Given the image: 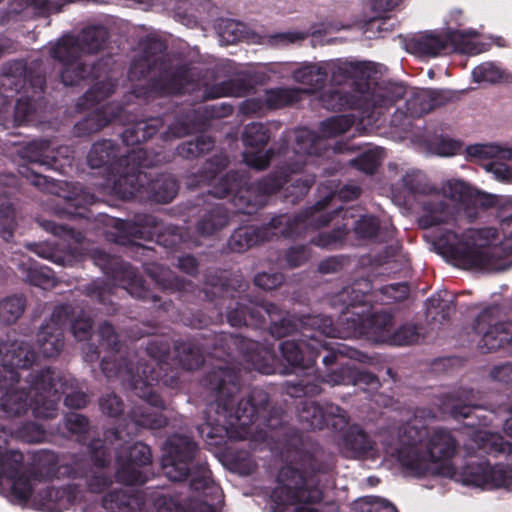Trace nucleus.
<instances>
[{
	"mask_svg": "<svg viewBox=\"0 0 512 512\" xmlns=\"http://www.w3.org/2000/svg\"><path fill=\"white\" fill-rule=\"evenodd\" d=\"M99 345H89L85 352V360L94 362L101 356L102 351L108 352L101 358L102 373L108 378H119L122 383L134 392L144 402L134 405L129 411L128 418L137 428L159 429L167 424V418L162 410L165 403L162 397L154 391V385L167 383L168 372L171 371V342L166 337H154L146 344V354L150 361L139 360L137 365L125 357L117 359L116 354L121 349V341L114 326L104 321L98 327Z\"/></svg>",
	"mask_w": 512,
	"mask_h": 512,
	"instance_id": "1",
	"label": "nucleus"
},
{
	"mask_svg": "<svg viewBox=\"0 0 512 512\" xmlns=\"http://www.w3.org/2000/svg\"><path fill=\"white\" fill-rule=\"evenodd\" d=\"M201 385L215 398L205 411V422L199 431L210 445L220 446L234 439L236 428H246L263 418L269 429L282 426L281 409L268 411L270 397L261 388L250 390L246 399L237 402L241 389L240 370L230 366H216L202 378Z\"/></svg>",
	"mask_w": 512,
	"mask_h": 512,
	"instance_id": "2",
	"label": "nucleus"
},
{
	"mask_svg": "<svg viewBox=\"0 0 512 512\" xmlns=\"http://www.w3.org/2000/svg\"><path fill=\"white\" fill-rule=\"evenodd\" d=\"M38 360V354L24 341L9 340L0 358L1 407L9 414L22 415L30 408L36 418L53 419L58 413V404L65 383L55 376V370L44 367L32 371L27 379L29 390L15 388L20 381L18 369H29Z\"/></svg>",
	"mask_w": 512,
	"mask_h": 512,
	"instance_id": "3",
	"label": "nucleus"
},
{
	"mask_svg": "<svg viewBox=\"0 0 512 512\" xmlns=\"http://www.w3.org/2000/svg\"><path fill=\"white\" fill-rule=\"evenodd\" d=\"M283 456L287 464L277 474V486L272 490L270 499L281 510L298 504L295 512H319L309 505L323 500L320 477L333 470L332 457L319 444L304 438L295 429L286 433Z\"/></svg>",
	"mask_w": 512,
	"mask_h": 512,
	"instance_id": "4",
	"label": "nucleus"
},
{
	"mask_svg": "<svg viewBox=\"0 0 512 512\" xmlns=\"http://www.w3.org/2000/svg\"><path fill=\"white\" fill-rule=\"evenodd\" d=\"M205 298L215 303L219 310L227 309L228 323L233 327H251L253 329L268 328L269 334L281 339L299 332L317 331L323 320L318 315H297L283 310L278 304L268 301H254L246 295L238 296L235 305H225L227 299L236 298V290L232 289L226 279L209 274L206 277L205 288L202 291Z\"/></svg>",
	"mask_w": 512,
	"mask_h": 512,
	"instance_id": "5",
	"label": "nucleus"
},
{
	"mask_svg": "<svg viewBox=\"0 0 512 512\" xmlns=\"http://www.w3.org/2000/svg\"><path fill=\"white\" fill-rule=\"evenodd\" d=\"M305 161L289 160L276 166L269 174L249 182L247 176L230 170L221 177L210 193L217 198L231 196L237 212L252 215L264 207L272 195L281 189L284 198L292 204L298 203L315 183L314 175L295 178L303 171Z\"/></svg>",
	"mask_w": 512,
	"mask_h": 512,
	"instance_id": "6",
	"label": "nucleus"
},
{
	"mask_svg": "<svg viewBox=\"0 0 512 512\" xmlns=\"http://www.w3.org/2000/svg\"><path fill=\"white\" fill-rule=\"evenodd\" d=\"M198 337L205 343H196L197 339H179L173 344L175 359L185 370L200 368L204 363V351L211 350L215 355L219 351L228 357L238 352L251 369L267 375L274 372L275 351L272 345L228 332L209 331L198 334Z\"/></svg>",
	"mask_w": 512,
	"mask_h": 512,
	"instance_id": "7",
	"label": "nucleus"
},
{
	"mask_svg": "<svg viewBox=\"0 0 512 512\" xmlns=\"http://www.w3.org/2000/svg\"><path fill=\"white\" fill-rule=\"evenodd\" d=\"M498 231L493 227L469 228L462 234L450 229L440 230L436 242L440 252L461 269H508L512 261L501 259L503 248L494 245Z\"/></svg>",
	"mask_w": 512,
	"mask_h": 512,
	"instance_id": "8",
	"label": "nucleus"
},
{
	"mask_svg": "<svg viewBox=\"0 0 512 512\" xmlns=\"http://www.w3.org/2000/svg\"><path fill=\"white\" fill-rule=\"evenodd\" d=\"M91 257L96 266L111 280L114 285L103 280L96 279L84 286L83 292L92 300L106 308L107 313H115L116 305L112 301L115 285L124 288L132 297L153 303L164 311L172 306V301H162V298L145 286V281L139 271L121 257L111 255L104 250H93Z\"/></svg>",
	"mask_w": 512,
	"mask_h": 512,
	"instance_id": "9",
	"label": "nucleus"
},
{
	"mask_svg": "<svg viewBox=\"0 0 512 512\" xmlns=\"http://www.w3.org/2000/svg\"><path fill=\"white\" fill-rule=\"evenodd\" d=\"M443 195L455 204L444 200L429 201L424 205V214L419 224L424 229L453 224L457 214L462 212L469 223L474 222L480 214L497 204L493 194L481 192L462 180H449L442 187Z\"/></svg>",
	"mask_w": 512,
	"mask_h": 512,
	"instance_id": "10",
	"label": "nucleus"
},
{
	"mask_svg": "<svg viewBox=\"0 0 512 512\" xmlns=\"http://www.w3.org/2000/svg\"><path fill=\"white\" fill-rule=\"evenodd\" d=\"M199 452L198 443L192 437L177 433L169 436L163 447V473L174 482H183L190 478V488L193 491L216 489L207 463L197 458Z\"/></svg>",
	"mask_w": 512,
	"mask_h": 512,
	"instance_id": "11",
	"label": "nucleus"
},
{
	"mask_svg": "<svg viewBox=\"0 0 512 512\" xmlns=\"http://www.w3.org/2000/svg\"><path fill=\"white\" fill-rule=\"evenodd\" d=\"M375 74V65L370 61H332V84L342 85L352 81L355 92L370 96L369 100L374 109L390 108L404 98L406 88L399 83H383L372 89L371 80Z\"/></svg>",
	"mask_w": 512,
	"mask_h": 512,
	"instance_id": "12",
	"label": "nucleus"
},
{
	"mask_svg": "<svg viewBox=\"0 0 512 512\" xmlns=\"http://www.w3.org/2000/svg\"><path fill=\"white\" fill-rule=\"evenodd\" d=\"M115 228L119 235L115 241L128 245L132 257L150 258L154 249L135 242L136 239H148L169 250H177L183 242L182 230L175 225H168L150 214L137 215L134 222L117 220Z\"/></svg>",
	"mask_w": 512,
	"mask_h": 512,
	"instance_id": "13",
	"label": "nucleus"
},
{
	"mask_svg": "<svg viewBox=\"0 0 512 512\" xmlns=\"http://www.w3.org/2000/svg\"><path fill=\"white\" fill-rule=\"evenodd\" d=\"M309 211L295 215L279 214L261 226L245 225L235 229L227 241L231 252L243 253L254 246L279 238L297 239L305 237V225L310 223Z\"/></svg>",
	"mask_w": 512,
	"mask_h": 512,
	"instance_id": "14",
	"label": "nucleus"
},
{
	"mask_svg": "<svg viewBox=\"0 0 512 512\" xmlns=\"http://www.w3.org/2000/svg\"><path fill=\"white\" fill-rule=\"evenodd\" d=\"M149 165L145 151L143 164L132 165L130 171L114 180L113 190L122 199L148 200L166 204L178 193V183L170 174L153 175L143 171Z\"/></svg>",
	"mask_w": 512,
	"mask_h": 512,
	"instance_id": "15",
	"label": "nucleus"
},
{
	"mask_svg": "<svg viewBox=\"0 0 512 512\" xmlns=\"http://www.w3.org/2000/svg\"><path fill=\"white\" fill-rule=\"evenodd\" d=\"M429 436L430 432L425 420L416 416L406 421L399 429L397 460L412 476L421 478L433 472L423 454L424 441H428Z\"/></svg>",
	"mask_w": 512,
	"mask_h": 512,
	"instance_id": "16",
	"label": "nucleus"
},
{
	"mask_svg": "<svg viewBox=\"0 0 512 512\" xmlns=\"http://www.w3.org/2000/svg\"><path fill=\"white\" fill-rule=\"evenodd\" d=\"M321 383L335 385H364L372 389L380 385L378 377L369 371L361 370L348 363H340V366L328 372L321 380L318 378H304L298 381H287L285 393L293 398H311L322 392Z\"/></svg>",
	"mask_w": 512,
	"mask_h": 512,
	"instance_id": "17",
	"label": "nucleus"
},
{
	"mask_svg": "<svg viewBox=\"0 0 512 512\" xmlns=\"http://www.w3.org/2000/svg\"><path fill=\"white\" fill-rule=\"evenodd\" d=\"M446 472L443 476H450L466 486L509 488L512 485V454L511 464H496L491 466L487 459L467 460L457 470L453 465L442 467Z\"/></svg>",
	"mask_w": 512,
	"mask_h": 512,
	"instance_id": "18",
	"label": "nucleus"
},
{
	"mask_svg": "<svg viewBox=\"0 0 512 512\" xmlns=\"http://www.w3.org/2000/svg\"><path fill=\"white\" fill-rule=\"evenodd\" d=\"M193 84L189 63L161 68L158 75L149 78L145 84H136L132 93L147 104L160 98L182 95Z\"/></svg>",
	"mask_w": 512,
	"mask_h": 512,
	"instance_id": "19",
	"label": "nucleus"
},
{
	"mask_svg": "<svg viewBox=\"0 0 512 512\" xmlns=\"http://www.w3.org/2000/svg\"><path fill=\"white\" fill-rule=\"evenodd\" d=\"M505 317L506 309L500 304L485 307L476 317L473 330L481 336L478 346L482 352H494L512 343V322Z\"/></svg>",
	"mask_w": 512,
	"mask_h": 512,
	"instance_id": "20",
	"label": "nucleus"
},
{
	"mask_svg": "<svg viewBox=\"0 0 512 512\" xmlns=\"http://www.w3.org/2000/svg\"><path fill=\"white\" fill-rule=\"evenodd\" d=\"M271 132L268 125L252 122L244 127L242 133L243 144L247 147L256 148V151H245L243 153L244 163L257 171L266 170L276 156H287L290 152L288 140L281 138L278 147H270L262 150L270 141Z\"/></svg>",
	"mask_w": 512,
	"mask_h": 512,
	"instance_id": "21",
	"label": "nucleus"
},
{
	"mask_svg": "<svg viewBox=\"0 0 512 512\" xmlns=\"http://www.w3.org/2000/svg\"><path fill=\"white\" fill-rule=\"evenodd\" d=\"M407 46L412 53L427 57H437L448 51L469 55L477 53L476 45L459 30H447L445 33L427 31L410 39Z\"/></svg>",
	"mask_w": 512,
	"mask_h": 512,
	"instance_id": "22",
	"label": "nucleus"
},
{
	"mask_svg": "<svg viewBox=\"0 0 512 512\" xmlns=\"http://www.w3.org/2000/svg\"><path fill=\"white\" fill-rule=\"evenodd\" d=\"M45 87V75L23 59L11 60L2 67L0 94L6 98L30 92L37 96L44 94Z\"/></svg>",
	"mask_w": 512,
	"mask_h": 512,
	"instance_id": "23",
	"label": "nucleus"
},
{
	"mask_svg": "<svg viewBox=\"0 0 512 512\" xmlns=\"http://www.w3.org/2000/svg\"><path fill=\"white\" fill-rule=\"evenodd\" d=\"M144 154L143 148H137L127 151L125 155H120L119 146L110 139H104L92 145L87 155V162L93 169L106 167L107 171L118 179L122 174L128 173L132 165L143 164Z\"/></svg>",
	"mask_w": 512,
	"mask_h": 512,
	"instance_id": "24",
	"label": "nucleus"
},
{
	"mask_svg": "<svg viewBox=\"0 0 512 512\" xmlns=\"http://www.w3.org/2000/svg\"><path fill=\"white\" fill-rule=\"evenodd\" d=\"M50 55L63 64L60 81L65 86H76L83 80H94L100 77L99 63L81 61L79 47L74 41H58L51 48Z\"/></svg>",
	"mask_w": 512,
	"mask_h": 512,
	"instance_id": "25",
	"label": "nucleus"
},
{
	"mask_svg": "<svg viewBox=\"0 0 512 512\" xmlns=\"http://www.w3.org/2000/svg\"><path fill=\"white\" fill-rule=\"evenodd\" d=\"M361 188L357 185L347 184L341 187L338 191H330L328 194L323 196L314 205L307 207L300 213L309 211V221L305 225V236L309 231H314L329 225L335 217L346 218L347 212L342 207L334 208L331 212H324V210L330 205V203L339 199L344 202L352 201L357 199L361 195Z\"/></svg>",
	"mask_w": 512,
	"mask_h": 512,
	"instance_id": "26",
	"label": "nucleus"
},
{
	"mask_svg": "<svg viewBox=\"0 0 512 512\" xmlns=\"http://www.w3.org/2000/svg\"><path fill=\"white\" fill-rule=\"evenodd\" d=\"M72 316V304H59L54 307L50 321L40 326L36 341L44 357H55L61 352L64 346L63 330L65 323L71 320Z\"/></svg>",
	"mask_w": 512,
	"mask_h": 512,
	"instance_id": "27",
	"label": "nucleus"
},
{
	"mask_svg": "<svg viewBox=\"0 0 512 512\" xmlns=\"http://www.w3.org/2000/svg\"><path fill=\"white\" fill-rule=\"evenodd\" d=\"M319 332L310 331L298 340H285L279 350L283 360L292 368L308 369L315 365L320 356L321 339Z\"/></svg>",
	"mask_w": 512,
	"mask_h": 512,
	"instance_id": "28",
	"label": "nucleus"
},
{
	"mask_svg": "<svg viewBox=\"0 0 512 512\" xmlns=\"http://www.w3.org/2000/svg\"><path fill=\"white\" fill-rule=\"evenodd\" d=\"M24 455L17 450L4 451L0 445V484L6 478L11 481V496L18 504H26L31 498L27 477L20 475Z\"/></svg>",
	"mask_w": 512,
	"mask_h": 512,
	"instance_id": "29",
	"label": "nucleus"
},
{
	"mask_svg": "<svg viewBox=\"0 0 512 512\" xmlns=\"http://www.w3.org/2000/svg\"><path fill=\"white\" fill-rule=\"evenodd\" d=\"M365 312V309L354 312L343 308L337 323L331 317L319 314V318L323 320L318 325L319 336L347 339L366 335Z\"/></svg>",
	"mask_w": 512,
	"mask_h": 512,
	"instance_id": "30",
	"label": "nucleus"
},
{
	"mask_svg": "<svg viewBox=\"0 0 512 512\" xmlns=\"http://www.w3.org/2000/svg\"><path fill=\"white\" fill-rule=\"evenodd\" d=\"M457 441L451 431L446 428H436L430 434L425 444L423 454L429 461L432 473L429 475H442L443 466L451 465L449 462L456 454Z\"/></svg>",
	"mask_w": 512,
	"mask_h": 512,
	"instance_id": "31",
	"label": "nucleus"
},
{
	"mask_svg": "<svg viewBox=\"0 0 512 512\" xmlns=\"http://www.w3.org/2000/svg\"><path fill=\"white\" fill-rule=\"evenodd\" d=\"M128 112L127 107L113 102L97 107L74 124L73 135L79 138L89 137L113 122L123 121Z\"/></svg>",
	"mask_w": 512,
	"mask_h": 512,
	"instance_id": "32",
	"label": "nucleus"
},
{
	"mask_svg": "<svg viewBox=\"0 0 512 512\" xmlns=\"http://www.w3.org/2000/svg\"><path fill=\"white\" fill-rule=\"evenodd\" d=\"M345 411L338 405L332 403L319 404L316 401L306 399L302 401L297 409L299 422L305 429L322 430L324 427L334 425L332 419L340 417L344 419Z\"/></svg>",
	"mask_w": 512,
	"mask_h": 512,
	"instance_id": "33",
	"label": "nucleus"
},
{
	"mask_svg": "<svg viewBox=\"0 0 512 512\" xmlns=\"http://www.w3.org/2000/svg\"><path fill=\"white\" fill-rule=\"evenodd\" d=\"M59 473L58 455L50 450H39L33 455V462L20 470V475H25L33 493V482L51 481Z\"/></svg>",
	"mask_w": 512,
	"mask_h": 512,
	"instance_id": "34",
	"label": "nucleus"
},
{
	"mask_svg": "<svg viewBox=\"0 0 512 512\" xmlns=\"http://www.w3.org/2000/svg\"><path fill=\"white\" fill-rule=\"evenodd\" d=\"M78 497V490L75 486L46 487L40 490L33 499L34 505L46 512H62L69 509Z\"/></svg>",
	"mask_w": 512,
	"mask_h": 512,
	"instance_id": "35",
	"label": "nucleus"
},
{
	"mask_svg": "<svg viewBox=\"0 0 512 512\" xmlns=\"http://www.w3.org/2000/svg\"><path fill=\"white\" fill-rule=\"evenodd\" d=\"M257 82L250 73H241L236 77L209 86L204 91L207 100L221 97H244L255 90Z\"/></svg>",
	"mask_w": 512,
	"mask_h": 512,
	"instance_id": "36",
	"label": "nucleus"
},
{
	"mask_svg": "<svg viewBox=\"0 0 512 512\" xmlns=\"http://www.w3.org/2000/svg\"><path fill=\"white\" fill-rule=\"evenodd\" d=\"M342 448L347 456L355 459L373 457L377 444L358 424H352L342 434Z\"/></svg>",
	"mask_w": 512,
	"mask_h": 512,
	"instance_id": "37",
	"label": "nucleus"
},
{
	"mask_svg": "<svg viewBox=\"0 0 512 512\" xmlns=\"http://www.w3.org/2000/svg\"><path fill=\"white\" fill-rule=\"evenodd\" d=\"M481 395L472 388H458L444 396L443 406L456 419L469 418L473 410L481 407Z\"/></svg>",
	"mask_w": 512,
	"mask_h": 512,
	"instance_id": "38",
	"label": "nucleus"
},
{
	"mask_svg": "<svg viewBox=\"0 0 512 512\" xmlns=\"http://www.w3.org/2000/svg\"><path fill=\"white\" fill-rule=\"evenodd\" d=\"M165 116L166 112H163L157 116H149L135 121L122 132V142L127 147H133L151 139L164 126Z\"/></svg>",
	"mask_w": 512,
	"mask_h": 512,
	"instance_id": "39",
	"label": "nucleus"
},
{
	"mask_svg": "<svg viewBox=\"0 0 512 512\" xmlns=\"http://www.w3.org/2000/svg\"><path fill=\"white\" fill-rule=\"evenodd\" d=\"M332 62L315 64L304 63L292 73L295 82L306 86L302 93L314 94L326 85L328 75L331 74Z\"/></svg>",
	"mask_w": 512,
	"mask_h": 512,
	"instance_id": "40",
	"label": "nucleus"
},
{
	"mask_svg": "<svg viewBox=\"0 0 512 512\" xmlns=\"http://www.w3.org/2000/svg\"><path fill=\"white\" fill-rule=\"evenodd\" d=\"M229 221L228 209L223 205L216 204L205 209L199 216L195 224V231L200 237H212L223 230Z\"/></svg>",
	"mask_w": 512,
	"mask_h": 512,
	"instance_id": "41",
	"label": "nucleus"
},
{
	"mask_svg": "<svg viewBox=\"0 0 512 512\" xmlns=\"http://www.w3.org/2000/svg\"><path fill=\"white\" fill-rule=\"evenodd\" d=\"M109 39V31L103 25H90L82 29L78 37H66L60 41H74L82 53L95 54L103 50Z\"/></svg>",
	"mask_w": 512,
	"mask_h": 512,
	"instance_id": "42",
	"label": "nucleus"
},
{
	"mask_svg": "<svg viewBox=\"0 0 512 512\" xmlns=\"http://www.w3.org/2000/svg\"><path fill=\"white\" fill-rule=\"evenodd\" d=\"M144 504V496L138 491L129 493L124 489H113L102 497V507L108 511L118 509L135 512L140 510Z\"/></svg>",
	"mask_w": 512,
	"mask_h": 512,
	"instance_id": "43",
	"label": "nucleus"
},
{
	"mask_svg": "<svg viewBox=\"0 0 512 512\" xmlns=\"http://www.w3.org/2000/svg\"><path fill=\"white\" fill-rule=\"evenodd\" d=\"M50 141L33 140L19 150L22 160L31 165H38L46 169H56L57 159L50 154Z\"/></svg>",
	"mask_w": 512,
	"mask_h": 512,
	"instance_id": "44",
	"label": "nucleus"
},
{
	"mask_svg": "<svg viewBox=\"0 0 512 512\" xmlns=\"http://www.w3.org/2000/svg\"><path fill=\"white\" fill-rule=\"evenodd\" d=\"M158 512H217L215 507L195 497L181 499L177 495L158 499Z\"/></svg>",
	"mask_w": 512,
	"mask_h": 512,
	"instance_id": "45",
	"label": "nucleus"
},
{
	"mask_svg": "<svg viewBox=\"0 0 512 512\" xmlns=\"http://www.w3.org/2000/svg\"><path fill=\"white\" fill-rule=\"evenodd\" d=\"M147 273L162 291L186 292L194 289L192 281L176 275L168 268L153 266Z\"/></svg>",
	"mask_w": 512,
	"mask_h": 512,
	"instance_id": "46",
	"label": "nucleus"
},
{
	"mask_svg": "<svg viewBox=\"0 0 512 512\" xmlns=\"http://www.w3.org/2000/svg\"><path fill=\"white\" fill-rule=\"evenodd\" d=\"M20 278L37 287L46 288L54 284L52 271L48 267L38 266L29 257H23L17 266Z\"/></svg>",
	"mask_w": 512,
	"mask_h": 512,
	"instance_id": "47",
	"label": "nucleus"
},
{
	"mask_svg": "<svg viewBox=\"0 0 512 512\" xmlns=\"http://www.w3.org/2000/svg\"><path fill=\"white\" fill-rule=\"evenodd\" d=\"M116 465V481L127 486H142L147 483L153 475L151 470L140 467L139 464L131 463L123 459V457L116 459Z\"/></svg>",
	"mask_w": 512,
	"mask_h": 512,
	"instance_id": "48",
	"label": "nucleus"
},
{
	"mask_svg": "<svg viewBox=\"0 0 512 512\" xmlns=\"http://www.w3.org/2000/svg\"><path fill=\"white\" fill-rule=\"evenodd\" d=\"M294 141V160L300 161H304L305 155H320L325 146L323 137L307 128L296 130Z\"/></svg>",
	"mask_w": 512,
	"mask_h": 512,
	"instance_id": "49",
	"label": "nucleus"
},
{
	"mask_svg": "<svg viewBox=\"0 0 512 512\" xmlns=\"http://www.w3.org/2000/svg\"><path fill=\"white\" fill-rule=\"evenodd\" d=\"M473 442L478 451L494 456L506 453L511 459L512 444L505 441L499 434L487 431H476L473 434Z\"/></svg>",
	"mask_w": 512,
	"mask_h": 512,
	"instance_id": "50",
	"label": "nucleus"
},
{
	"mask_svg": "<svg viewBox=\"0 0 512 512\" xmlns=\"http://www.w3.org/2000/svg\"><path fill=\"white\" fill-rule=\"evenodd\" d=\"M229 157L223 153H216L205 161L198 172L190 177V184L201 186L210 183L229 165Z\"/></svg>",
	"mask_w": 512,
	"mask_h": 512,
	"instance_id": "51",
	"label": "nucleus"
},
{
	"mask_svg": "<svg viewBox=\"0 0 512 512\" xmlns=\"http://www.w3.org/2000/svg\"><path fill=\"white\" fill-rule=\"evenodd\" d=\"M353 230L360 239L385 242L388 238L392 237V232L388 229H382L379 219L373 215L361 216L355 221Z\"/></svg>",
	"mask_w": 512,
	"mask_h": 512,
	"instance_id": "52",
	"label": "nucleus"
},
{
	"mask_svg": "<svg viewBox=\"0 0 512 512\" xmlns=\"http://www.w3.org/2000/svg\"><path fill=\"white\" fill-rule=\"evenodd\" d=\"M214 146V139L209 135L202 134L181 142L176 148V153L183 159L193 160L208 154Z\"/></svg>",
	"mask_w": 512,
	"mask_h": 512,
	"instance_id": "53",
	"label": "nucleus"
},
{
	"mask_svg": "<svg viewBox=\"0 0 512 512\" xmlns=\"http://www.w3.org/2000/svg\"><path fill=\"white\" fill-rule=\"evenodd\" d=\"M44 94L35 95L34 93L22 94L17 99L14 108V122L17 126L27 125L35 120L36 112L40 106V101Z\"/></svg>",
	"mask_w": 512,
	"mask_h": 512,
	"instance_id": "54",
	"label": "nucleus"
},
{
	"mask_svg": "<svg viewBox=\"0 0 512 512\" xmlns=\"http://www.w3.org/2000/svg\"><path fill=\"white\" fill-rule=\"evenodd\" d=\"M322 350L328 351L327 355H325L322 359V362L326 367L337 364L339 356L360 362H364L367 358L366 354L344 343L332 344L321 340L320 352Z\"/></svg>",
	"mask_w": 512,
	"mask_h": 512,
	"instance_id": "55",
	"label": "nucleus"
},
{
	"mask_svg": "<svg viewBox=\"0 0 512 512\" xmlns=\"http://www.w3.org/2000/svg\"><path fill=\"white\" fill-rule=\"evenodd\" d=\"M95 202V195L80 187L79 191L75 193V195L67 197L64 211L70 219H88L90 217V210L88 209V206Z\"/></svg>",
	"mask_w": 512,
	"mask_h": 512,
	"instance_id": "56",
	"label": "nucleus"
},
{
	"mask_svg": "<svg viewBox=\"0 0 512 512\" xmlns=\"http://www.w3.org/2000/svg\"><path fill=\"white\" fill-rule=\"evenodd\" d=\"M302 89L295 87L273 88L265 91L267 109H279L301 100Z\"/></svg>",
	"mask_w": 512,
	"mask_h": 512,
	"instance_id": "57",
	"label": "nucleus"
},
{
	"mask_svg": "<svg viewBox=\"0 0 512 512\" xmlns=\"http://www.w3.org/2000/svg\"><path fill=\"white\" fill-rule=\"evenodd\" d=\"M27 306L23 295H11L0 300V324H15L23 315Z\"/></svg>",
	"mask_w": 512,
	"mask_h": 512,
	"instance_id": "58",
	"label": "nucleus"
},
{
	"mask_svg": "<svg viewBox=\"0 0 512 512\" xmlns=\"http://www.w3.org/2000/svg\"><path fill=\"white\" fill-rule=\"evenodd\" d=\"M142 58L139 61L140 66L146 68V72L150 69L163 64V53L167 49V45L164 41L154 38L147 37L142 43Z\"/></svg>",
	"mask_w": 512,
	"mask_h": 512,
	"instance_id": "59",
	"label": "nucleus"
},
{
	"mask_svg": "<svg viewBox=\"0 0 512 512\" xmlns=\"http://www.w3.org/2000/svg\"><path fill=\"white\" fill-rule=\"evenodd\" d=\"M384 158V151L381 148L367 149L350 160V165L367 174H374L381 166Z\"/></svg>",
	"mask_w": 512,
	"mask_h": 512,
	"instance_id": "60",
	"label": "nucleus"
},
{
	"mask_svg": "<svg viewBox=\"0 0 512 512\" xmlns=\"http://www.w3.org/2000/svg\"><path fill=\"white\" fill-rule=\"evenodd\" d=\"M348 234L349 228L345 224L338 225L331 231L318 233L311 238L310 243L320 248L333 250L343 246Z\"/></svg>",
	"mask_w": 512,
	"mask_h": 512,
	"instance_id": "61",
	"label": "nucleus"
},
{
	"mask_svg": "<svg viewBox=\"0 0 512 512\" xmlns=\"http://www.w3.org/2000/svg\"><path fill=\"white\" fill-rule=\"evenodd\" d=\"M17 227L13 204L10 201L0 203V237L7 243L12 242Z\"/></svg>",
	"mask_w": 512,
	"mask_h": 512,
	"instance_id": "62",
	"label": "nucleus"
},
{
	"mask_svg": "<svg viewBox=\"0 0 512 512\" xmlns=\"http://www.w3.org/2000/svg\"><path fill=\"white\" fill-rule=\"evenodd\" d=\"M354 124V119L349 115H337L330 117L320 124V132L324 138H332L347 132Z\"/></svg>",
	"mask_w": 512,
	"mask_h": 512,
	"instance_id": "63",
	"label": "nucleus"
},
{
	"mask_svg": "<svg viewBox=\"0 0 512 512\" xmlns=\"http://www.w3.org/2000/svg\"><path fill=\"white\" fill-rule=\"evenodd\" d=\"M428 90H423L413 94L406 100V114L411 118H420L433 110V104Z\"/></svg>",
	"mask_w": 512,
	"mask_h": 512,
	"instance_id": "64",
	"label": "nucleus"
}]
</instances>
